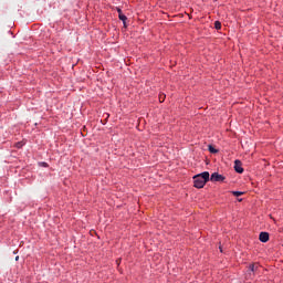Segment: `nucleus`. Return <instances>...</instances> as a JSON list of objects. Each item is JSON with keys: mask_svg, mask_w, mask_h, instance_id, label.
Returning a JSON list of instances; mask_svg holds the SVG:
<instances>
[{"mask_svg": "<svg viewBox=\"0 0 283 283\" xmlns=\"http://www.w3.org/2000/svg\"><path fill=\"white\" fill-rule=\"evenodd\" d=\"M209 171H203L199 175H196L193 177V186L196 187V189H202L207 182H209Z\"/></svg>", "mask_w": 283, "mask_h": 283, "instance_id": "nucleus-1", "label": "nucleus"}, {"mask_svg": "<svg viewBox=\"0 0 283 283\" xmlns=\"http://www.w3.org/2000/svg\"><path fill=\"white\" fill-rule=\"evenodd\" d=\"M210 180H211V182H224V176H222L218 172H213L210 176Z\"/></svg>", "mask_w": 283, "mask_h": 283, "instance_id": "nucleus-2", "label": "nucleus"}, {"mask_svg": "<svg viewBox=\"0 0 283 283\" xmlns=\"http://www.w3.org/2000/svg\"><path fill=\"white\" fill-rule=\"evenodd\" d=\"M260 270V264L258 263H252L249 266L248 273L249 276L252 277V275H255V273Z\"/></svg>", "mask_w": 283, "mask_h": 283, "instance_id": "nucleus-3", "label": "nucleus"}, {"mask_svg": "<svg viewBox=\"0 0 283 283\" xmlns=\"http://www.w3.org/2000/svg\"><path fill=\"white\" fill-rule=\"evenodd\" d=\"M234 170L237 171V174H244V168H242V161L238 159L234 161Z\"/></svg>", "mask_w": 283, "mask_h": 283, "instance_id": "nucleus-4", "label": "nucleus"}, {"mask_svg": "<svg viewBox=\"0 0 283 283\" xmlns=\"http://www.w3.org/2000/svg\"><path fill=\"white\" fill-rule=\"evenodd\" d=\"M260 242H266L269 240V232H261L259 235Z\"/></svg>", "mask_w": 283, "mask_h": 283, "instance_id": "nucleus-5", "label": "nucleus"}, {"mask_svg": "<svg viewBox=\"0 0 283 283\" xmlns=\"http://www.w3.org/2000/svg\"><path fill=\"white\" fill-rule=\"evenodd\" d=\"M118 19H119V21H123L124 25H127V22H126L127 21V15L120 13L118 15Z\"/></svg>", "mask_w": 283, "mask_h": 283, "instance_id": "nucleus-6", "label": "nucleus"}, {"mask_svg": "<svg viewBox=\"0 0 283 283\" xmlns=\"http://www.w3.org/2000/svg\"><path fill=\"white\" fill-rule=\"evenodd\" d=\"M214 29L216 30H222V23L220 21L214 22Z\"/></svg>", "mask_w": 283, "mask_h": 283, "instance_id": "nucleus-7", "label": "nucleus"}, {"mask_svg": "<svg viewBox=\"0 0 283 283\" xmlns=\"http://www.w3.org/2000/svg\"><path fill=\"white\" fill-rule=\"evenodd\" d=\"M208 149H209L210 154H218V149H216V147H213L211 145L208 146Z\"/></svg>", "mask_w": 283, "mask_h": 283, "instance_id": "nucleus-8", "label": "nucleus"}, {"mask_svg": "<svg viewBox=\"0 0 283 283\" xmlns=\"http://www.w3.org/2000/svg\"><path fill=\"white\" fill-rule=\"evenodd\" d=\"M165 98H167V95H165L164 93L159 94V103H165Z\"/></svg>", "mask_w": 283, "mask_h": 283, "instance_id": "nucleus-9", "label": "nucleus"}, {"mask_svg": "<svg viewBox=\"0 0 283 283\" xmlns=\"http://www.w3.org/2000/svg\"><path fill=\"white\" fill-rule=\"evenodd\" d=\"M232 196H235L237 198H239V196H244V192H242V191H232Z\"/></svg>", "mask_w": 283, "mask_h": 283, "instance_id": "nucleus-10", "label": "nucleus"}, {"mask_svg": "<svg viewBox=\"0 0 283 283\" xmlns=\"http://www.w3.org/2000/svg\"><path fill=\"white\" fill-rule=\"evenodd\" d=\"M15 147H17L18 149H21V147H23V143H22V142L17 143V144H15Z\"/></svg>", "mask_w": 283, "mask_h": 283, "instance_id": "nucleus-11", "label": "nucleus"}, {"mask_svg": "<svg viewBox=\"0 0 283 283\" xmlns=\"http://www.w3.org/2000/svg\"><path fill=\"white\" fill-rule=\"evenodd\" d=\"M117 12H118V17H119L120 14H123V10H120V9H117Z\"/></svg>", "mask_w": 283, "mask_h": 283, "instance_id": "nucleus-12", "label": "nucleus"}, {"mask_svg": "<svg viewBox=\"0 0 283 283\" xmlns=\"http://www.w3.org/2000/svg\"><path fill=\"white\" fill-rule=\"evenodd\" d=\"M15 262H19V256H15Z\"/></svg>", "mask_w": 283, "mask_h": 283, "instance_id": "nucleus-13", "label": "nucleus"}, {"mask_svg": "<svg viewBox=\"0 0 283 283\" xmlns=\"http://www.w3.org/2000/svg\"><path fill=\"white\" fill-rule=\"evenodd\" d=\"M116 262H117V264H119L118 260Z\"/></svg>", "mask_w": 283, "mask_h": 283, "instance_id": "nucleus-14", "label": "nucleus"}]
</instances>
